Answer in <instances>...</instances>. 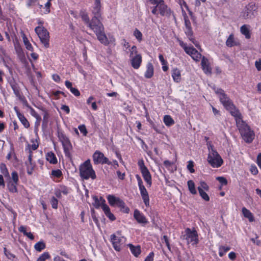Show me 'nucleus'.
<instances>
[{
    "label": "nucleus",
    "mask_w": 261,
    "mask_h": 261,
    "mask_svg": "<svg viewBox=\"0 0 261 261\" xmlns=\"http://www.w3.org/2000/svg\"><path fill=\"white\" fill-rule=\"evenodd\" d=\"M0 169L2 173L5 176V177H9V173L8 171V169L6 167V166L4 164H1L0 165Z\"/></svg>",
    "instance_id": "obj_38"
},
{
    "label": "nucleus",
    "mask_w": 261,
    "mask_h": 261,
    "mask_svg": "<svg viewBox=\"0 0 261 261\" xmlns=\"http://www.w3.org/2000/svg\"><path fill=\"white\" fill-rule=\"evenodd\" d=\"M230 248L229 246H221L219 248V254L220 256H223L225 253L229 251Z\"/></svg>",
    "instance_id": "obj_39"
},
{
    "label": "nucleus",
    "mask_w": 261,
    "mask_h": 261,
    "mask_svg": "<svg viewBox=\"0 0 261 261\" xmlns=\"http://www.w3.org/2000/svg\"><path fill=\"white\" fill-rule=\"evenodd\" d=\"M93 198L94 200L93 205L96 208H98L100 206H101V203L99 200V199L97 197L94 196Z\"/></svg>",
    "instance_id": "obj_46"
},
{
    "label": "nucleus",
    "mask_w": 261,
    "mask_h": 261,
    "mask_svg": "<svg viewBox=\"0 0 261 261\" xmlns=\"http://www.w3.org/2000/svg\"><path fill=\"white\" fill-rule=\"evenodd\" d=\"M61 109L66 112V113L68 114L70 112V109L68 106L66 105L62 106Z\"/></svg>",
    "instance_id": "obj_63"
},
{
    "label": "nucleus",
    "mask_w": 261,
    "mask_h": 261,
    "mask_svg": "<svg viewBox=\"0 0 261 261\" xmlns=\"http://www.w3.org/2000/svg\"><path fill=\"white\" fill-rule=\"evenodd\" d=\"M164 122L165 125L170 126L174 123V121L170 115H165L164 117Z\"/></svg>",
    "instance_id": "obj_34"
},
{
    "label": "nucleus",
    "mask_w": 261,
    "mask_h": 261,
    "mask_svg": "<svg viewBox=\"0 0 261 261\" xmlns=\"http://www.w3.org/2000/svg\"><path fill=\"white\" fill-rule=\"evenodd\" d=\"M242 212L244 216L248 219L250 222H253L254 220L252 214L246 207H243Z\"/></svg>",
    "instance_id": "obj_31"
},
{
    "label": "nucleus",
    "mask_w": 261,
    "mask_h": 261,
    "mask_svg": "<svg viewBox=\"0 0 261 261\" xmlns=\"http://www.w3.org/2000/svg\"><path fill=\"white\" fill-rule=\"evenodd\" d=\"M31 115L36 119V123L39 124L41 120L40 116L33 109H31Z\"/></svg>",
    "instance_id": "obj_41"
},
{
    "label": "nucleus",
    "mask_w": 261,
    "mask_h": 261,
    "mask_svg": "<svg viewBox=\"0 0 261 261\" xmlns=\"http://www.w3.org/2000/svg\"><path fill=\"white\" fill-rule=\"evenodd\" d=\"M154 253L153 252H150L148 255L146 257L144 261H153V260Z\"/></svg>",
    "instance_id": "obj_57"
},
{
    "label": "nucleus",
    "mask_w": 261,
    "mask_h": 261,
    "mask_svg": "<svg viewBox=\"0 0 261 261\" xmlns=\"http://www.w3.org/2000/svg\"><path fill=\"white\" fill-rule=\"evenodd\" d=\"M187 168L191 173H194L195 172V170L194 169V162L193 161H189L188 162Z\"/></svg>",
    "instance_id": "obj_48"
},
{
    "label": "nucleus",
    "mask_w": 261,
    "mask_h": 261,
    "mask_svg": "<svg viewBox=\"0 0 261 261\" xmlns=\"http://www.w3.org/2000/svg\"><path fill=\"white\" fill-rule=\"evenodd\" d=\"M4 252L5 255L9 259H12L15 258V255L14 254H12V253H11V252L10 251L8 250L7 249V248L5 247L4 249Z\"/></svg>",
    "instance_id": "obj_44"
},
{
    "label": "nucleus",
    "mask_w": 261,
    "mask_h": 261,
    "mask_svg": "<svg viewBox=\"0 0 261 261\" xmlns=\"http://www.w3.org/2000/svg\"><path fill=\"white\" fill-rule=\"evenodd\" d=\"M80 174L81 177L84 179H88L89 178L94 179L96 178L95 171L92 169L90 160L86 161L80 167Z\"/></svg>",
    "instance_id": "obj_2"
},
{
    "label": "nucleus",
    "mask_w": 261,
    "mask_h": 261,
    "mask_svg": "<svg viewBox=\"0 0 261 261\" xmlns=\"http://www.w3.org/2000/svg\"><path fill=\"white\" fill-rule=\"evenodd\" d=\"M138 166H139L140 169L141 171H143L144 170L147 169V168L144 165V162L143 160H140L138 162Z\"/></svg>",
    "instance_id": "obj_52"
},
{
    "label": "nucleus",
    "mask_w": 261,
    "mask_h": 261,
    "mask_svg": "<svg viewBox=\"0 0 261 261\" xmlns=\"http://www.w3.org/2000/svg\"><path fill=\"white\" fill-rule=\"evenodd\" d=\"M17 184L10 181L7 185L9 191L11 193H16L17 192Z\"/></svg>",
    "instance_id": "obj_35"
},
{
    "label": "nucleus",
    "mask_w": 261,
    "mask_h": 261,
    "mask_svg": "<svg viewBox=\"0 0 261 261\" xmlns=\"http://www.w3.org/2000/svg\"><path fill=\"white\" fill-rule=\"evenodd\" d=\"M93 160L95 164H107L108 165L111 164V162H109L108 159L105 156L103 153L99 151H96L93 155Z\"/></svg>",
    "instance_id": "obj_14"
},
{
    "label": "nucleus",
    "mask_w": 261,
    "mask_h": 261,
    "mask_svg": "<svg viewBox=\"0 0 261 261\" xmlns=\"http://www.w3.org/2000/svg\"><path fill=\"white\" fill-rule=\"evenodd\" d=\"M14 109L16 111L18 118H19V120L21 121L22 124L25 128H28L30 126V123L28 120L25 118V117L24 116L23 114H21L17 110L16 107H15Z\"/></svg>",
    "instance_id": "obj_22"
},
{
    "label": "nucleus",
    "mask_w": 261,
    "mask_h": 261,
    "mask_svg": "<svg viewBox=\"0 0 261 261\" xmlns=\"http://www.w3.org/2000/svg\"><path fill=\"white\" fill-rule=\"evenodd\" d=\"M70 90L75 96H79L80 95V92L77 89L72 87Z\"/></svg>",
    "instance_id": "obj_54"
},
{
    "label": "nucleus",
    "mask_w": 261,
    "mask_h": 261,
    "mask_svg": "<svg viewBox=\"0 0 261 261\" xmlns=\"http://www.w3.org/2000/svg\"><path fill=\"white\" fill-rule=\"evenodd\" d=\"M116 206L120 207L121 211L122 212H123V213H128V212L129 211V208L125 205V203L121 199H120V200L118 201V202L117 203V204Z\"/></svg>",
    "instance_id": "obj_33"
},
{
    "label": "nucleus",
    "mask_w": 261,
    "mask_h": 261,
    "mask_svg": "<svg viewBox=\"0 0 261 261\" xmlns=\"http://www.w3.org/2000/svg\"><path fill=\"white\" fill-rule=\"evenodd\" d=\"M162 239H163L164 240V242H165V243L166 244V245L167 246L168 249L169 250H170L171 247H170V243H169V240H168V238L167 236H164L163 237Z\"/></svg>",
    "instance_id": "obj_55"
},
{
    "label": "nucleus",
    "mask_w": 261,
    "mask_h": 261,
    "mask_svg": "<svg viewBox=\"0 0 261 261\" xmlns=\"http://www.w3.org/2000/svg\"><path fill=\"white\" fill-rule=\"evenodd\" d=\"M11 178L13 181L12 182H15V184H18L19 178L17 172L13 171L11 173Z\"/></svg>",
    "instance_id": "obj_43"
},
{
    "label": "nucleus",
    "mask_w": 261,
    "mask_h": 261,
    "mask_svg": "<svg viewBox=\"0 0 261 261\" xmlns=\"http://www.w3.org/2000/svg\"><path fill=\"white\" fill-rule=\"evenodd\" d=\"M80 16H81V18L83 20V21H84V22L88 25V26L91 29V25H95V24H97L98 23L96 22V21H95V23H93V18H92V19L91 20V21H90L89 20V16L87 14V13L84 12V11H81L80 12Z\"/></svg>",
    "instance_id": "obj_19"
},
{
    "label": "nucleus",
    "mask_w": 261,
    "mask_h": 261,
    "mask_svg": "<svg viewBox=\"0 0 261 261\" xmlns=\"http://www.w3.org/2000/svg\"><path fill=\"white\" fill-rule=\"evenodd\" d=\"M217 180H218L222 185H226L227 184V180L225 178L223 177H217L216 178Z\"/></svg>",
    "instance_id": "obj_51"
},
{
    "label": "nucleus",
    "mask_w": 261,
    "mask_h": 261,
    "mask_svg": "<svg viewBox=\"0 0 261 261\" xmlns=\"http://www.w3.org/2000/svg\"><path fill=\"white\" fill-rule=\"evenodd\" d=\"M107 199L108 200L109 204L111 206H114L117 205L118 201H119L120 199L118 197H115L113 195H109L107 196Z\"/></svg>",
    "instance_id": "obj_32"
},
{
    "label": "nucleus",
    "mask_w": 261,
    "mask_h": 261,
    "mask_svg": "<svg viewBox=\"0 0 261 261\" xmlns=\"http://www.w3.org/2000/svg\"><path fill=\"white\" fill-rule=\"evenodd\" d=\"M150 2L151 4L155 5L151 11L153 14H160L162 16L168 18L173 14L171 9L165 4L163 0H150Z\"/></svg>",
    "instance_id": "obj_1"
},
{
    "label": "nucleus",
    "mask_w": 261,
    "mask_h": 261,
    "mask_svg": "<svg viewBox=\"0 0 261 261\" xmlns=\"http://www.w3.org/2000/svg\"><path fill=\"white\" fill-rule=\"evenodd\" d=\"M188 186L189 190L192 194H196L197 193L194 182L192 180H190L188 181Z\"/></svg>",
    "instance_id": "obj_37"
},
{
    "label": "nucleus",
    "mask_w": 261,
    "mask_h": 261,
    "mask_svg": "<svg viewBox=\"0 0 261 261\" xmlns=\"http://www.w3.org/2000/svg\"><path fill=\"white\" fill-rule=\"evenodd\" d=\"M198 190L199 193L202 199L204 200L208 201L210 200V197L203 190H202L200 188H198Z\"/></svg>",
    "instance_id": "obj_40"
},
{
    "label": "nucleus",
    "mask_w": 261,
    "mask_h": 261,
    "mask_svg": "<svg viewBox=\"0 0 261 261\" xmlns=\"http://www.w3.org/2000/svg\"><path fill=\"white\" fill-rule=\"evenodd\" d=\"M111 240L114 249L116 251H120L121 245L123 244V238L119 237L116 236L115 234H113L111 236Z\"/></svg>",
    "instance_id": "obj_16"
},
{
    "label": "nucleus",
    "mask_w": 261,
    "mask_h": 261,
    "mask_svg": "<svg viewBox=\"0 0 261 261\" xmlns=\"http://www.w3.org/2000/svg\"><path fill=\"white\" fill-rule=\"evenodd\" d=\"M181 238L186 240L188 244L196 245L198 242L197 232L195 229L191 230L189 228L185 230V234L181 237Z\"/></svg>",
    "instance_id": "obj_9"
},
{
    "label": "nucleus",
    "mask_w": 261,
    "mask_h": 261,
    "mask_svg": "<svg viewBox=\"0 0 261 261\" xmlns=\"http://www.w3.org/2000/svg\"><path fill=\"white\" fill-rule=\"evenodd\" d=\"M58 201L57 199H56L55 197H53L51 199V204L52 206V207L55 209H57L58 208Z\"/></svg>",
    "instance_id": "obj_49"
},
{
    "label": "nucleus",
    "mask_w": 261,
    "mask_h": 261,
    "mask_svg": "<svg viewBox=\"0 0 261 261\" xmlns=\"http://www.w3.org/2000/svg\"><path fill=\"white\" fill-rule=\"evenodd\" d=\"M79 129L80 132L83 134L84 136H86L87 134L86 128L84 125H81L79 126Z\"/></svg>",
    "instance_id": "obj_50"
},
{
    "label": "nucleus",
    "mask_w": 261,
    "mask_h": 261,
    "mask_svg": "<svg viewBox=\"0 0 261 261\" xmlns=\"http://www.w3.org/2000/svg\"><path fill=\"white\" fill-rule=\"evenodd\" d=\"M207 161L214 168L220 167L223 162L221 156L216 151L213 149H212L208 154Z\"/></svg>",
    "instance_id": "obj_7"
},
{
    "label": "nucleus",
    "mask_w": 261,
    "mask_h": 261,
    "mask_svg": "<svg viewBox=\"0 0 261 261\" xmlns=\"http://www.w3.org/2000/svg\"><path fill=\"white\" fill-rule=\"evenodd\" d=\"M141 172L144 180L147 183L148 187H150L152 185L151 176L148 169L144 170Z\"/></svg>",
    "instance_id": "obj_21"
},
{
    "label": "nucleus",
    "mask_w": 261,
    "mask_h": 261,
    "mask_svg": "<svg viewBox=\"0 0 261 261\" xmlns=\"http://www.w3.org/2000/svg\"><path fill=\"white\" fill-rule=\"evenodd\" d=\"M198 188H200L202 190L206 191L209 190L208 186L204 181H200Z\"/></svg>",
    "instance_id": "obj_45"
},
{
    "label": "nucleus",
    "mask_w": 261,
    "mask_h": 261,
    "mask_svg": "<svg viewBox=\"0 0 261 261\" xmlns=\"http://www.w3.org/2000/svg\"><path fill=\"white\" fill-rule=\"evenodd\" d=\"M226 109L230 112L231 115L235 118L237 126L244 122L242 120V115L240 111L233 105Z\"/></svg>",
    "instance_id": "obj_15"
},
{
    "label": "nucleus",
    "mask_w": 261,
    "mask_h": 261,
    "mask_svg": "<svg viewBox=\"0 0 261 261\" xmlns=\"http://www.w3.org/2000/svg\"><path fill=\"white\" fill-rule=\"evenodd\" d=\"M51 5L50 1H48L45 4V7H46V12L45 13H49L50 12V6Z\"/></svg>",
    "instance_id": "obj_60"
},
{
    "label": "nucleus",
    "mask_w": 261,
    "mask_h": 261,
    "mask_svg": "<svg viewBox=\"0 0 261 261\" xmlns=\"http://www.w3.org/2000/svg\"><path fill=\"white\" fill-rule=\"evenodd\" d=\"M134 35L136 37V38L139 41L142 40V34L141 32L138 30V29H136L134 32Z\"/></svg>",
    "instance_id": "obj_47"
},
{
    "label": "nucleus",
    "mask_w": 261,
    "mask_h": 261,
    "mask_svg": "<svg viewBox=\"0 0 261 261\" xmlns=\"http://www.w3.org/2000/svg\"><path fill=\"white\" fill-rule=\"evenodd\" d=\"M53 79L56 82H59L60 81V77L57 74H54L52 76Z\"/></svg>",
    "instance_id": "obj_64"
},
{
    "label": "nucleus",
    "mask_w": 261,
    "mask_h": 261,
    "mask_svg": "<svg viewBox=\"0 0 261 261\" xmlns=\"http://www.w3.org/2000/svg\"><path fill=\"white\" fill-rule=\"evenodd\" d=\"M216 94L218 95L221 102L226 109L233 105L231 100L224 93V90L221 89H214Z\"/></svg>",
    "instance_id": "obj_12"
},
{
    "label": "nucleus",
    "mask_w": 261,
    "mask_h": 261,
    "mask_svg": "<svg viewBox=\"0 0 261 261\" xmlns=\"http://www.w3.org/2000/svg\"><path fill=\"white\" fill-rule=\"evenodd\" d=\"M34 248L36 251L40 252L45 248V244L42 241L38 242L35 245Z\"/></svg>",
    "instance_id": "obj_36"
},
{
    "label": "nucleus",
    "mask_w": 261,
    "mask_h": 261,
    "mask_svg": "<svg viewBox=\"0 0 261 261\" xmlns=\"http://www.w3.org/2000/svg\"><path fill=\"white\" fill-rule=\"evenodd\" d=\"M140 194L143 202L146 206L149 205V197L148 192L143 185L139 186Z\"/></svg>",
    "instance_id": "obj_18"
},
{
    "label": "nucleus",
    "mask_w": 261,
    "mask_h": 261,
    "mask_svg": "<svg viewBox=\"0 0 261 261\" xmlns=\"http://www.w3.org/2000/svg\"><path fill=\"white\" fill-rule=\"evenodd\" d=\"M250 170L253 175H256L258 173V170L255 166H251Z\"/></svg>",
    "instance_id": "obj_56"
},
{
    "label": "nucleus",
    "mask_w": 261,
    "mask_h": 261,
    "mask_svg": "<svg viewBox=\"0 0 261 261\" xmlns=\"http://www.w3.org/2000/svg\"><path fill=\"white\" fill-rule=\"evenodd\" d=\"M134 216L140 223L146 224L148 222L145 217L137 210L134 211Z\"/></svg>",
    "instance_id": "obj_20"
},
{
    "label": "nucleus",
    "mask_w": 261,
    "mask_h": 261,
    "mask_svg": "<svg viewBox=\"0 0 261 261\" xmlns=\"http://www.w3.org/2000/svg\"><path fill=\"white\" fill-rule=\"evenodd\" d=\"M90 25L91 29L95 33L99 41L105 45H108L109 44V41L104 32V27L102 23Z\"/></svg>",
    "instance_id": "obj_4"
},
{
    "label": "nucleus",
    "mask_w": 261,
    "mask_h": 261,
    "mask_svg": "<svg viewBox=\"0 0 261 261\" xmlns=\"http://www.w3.org/2000/svg\"><path fill=\"white\" fill-rule=\"evenodd\" d=\"M58 138L62 142L66 156L70 158L71 156L70 150L72 146L69 139L62 132L58 133Z\"/></svg>",
    "instance_id": "obj_11"
},
{
    "label": "nucleus",
    "mask_w": 261,
    "mask_h": 261,
    "mask_svg": "<svg viewBox=\"0 0 261 261\" xmlns=\"http://www.w3.org/2000/svg\"><path fill=\"white\" fill-rule=\"evenodd\" d=\"M185 33L189 39L196 46L198 47V44L197 42L195 40L193 36V31L192 30V28H186Z\"/></svg>",
    "instance_id": "obj_23"
},
{
    "label": "nucleus",
    "mask_w": 261,
    "mask_h": 261,
    "mask_svg": "<svg viewBox=\"0 0 261 261\" xmlns=\"http://www.w3.org/2000/svg\"><path fill=\"white\" fill-rule=\"evenodd\" d=\"M147 69L145 73V77L149 79L153 75V67L151 63H148L147 64Z\"/></svg>",
    "instance_id": "obj_27"
},
{
    "label": "nucleus",
    "mask_w": 261,
    "mask_h": 261,
    "mask_svg": "<svg viewBox=\"0 0 261 261\" xmlns=\"http://www.w3.org/2000/svg\"><path fill=\"white\" fill-rule=\"evenodd\" d=\"M237 126L239 130L241 136L246 142L250 143L253 141L255 134L245 121Z\"/></svg>",
    "instance_id": "obj_3"
},
{
    "label": "nucleus",
    "mask_w": 261,
    "mask_h": 261,
    "mask_svg": "<svg viewBox=\"0 0 261 261\" xmlns=\"http://www.w3.org/2000/svg\"><path fill=\"white\" fill-rule=\"evenodd\" d=\"M186 28L191 27V22L187 17H184Z\"/></svg>",
    "instance_id": "obj_59"
},
{
    "label": "nucleus",
    "mask_w": 261,
    "mask_h": 261,
    "mask_svg": "<svg viewBox=\"0 0 261 261\" xmlns=\"http://www.w3.org/2000/svg\"><path fill=\"white\" fill-rule=\"evenodd\" d=\"M46 159L50 164H56L57 163V159L55 154L51 151L46 153Z\"/></svg>",
    "instance_id": "obj_28"
},
{
    "label": "nucleus",
    "mask_w": 261,
    "mask_h": 261,
    "mask_svg": "<svg viewBox=\"0 0 261 261\" xmlns=\"http://www.w3.org/2000/svg\"><path fill=\"white\" fill-rule=\"evenodd\" d=\"M52 175L57 177H59L62 175V172L60 170H56L52 171Z\"/></svg>",
    "instance_id": "obj_53"
},
{
    "label": "nucleus",
    "mask_w": 261,
    "mask_h": 261,
    "mask_svg": "<svg viewBox=\"0 0 261 261\" xmlns=\"http://www.w3.org/2000/svg\"><path fill=\"white\" fill-rule=\"evenodd\" d=\"M18 230L24 234L27 233V227L21 225L18 228Z\"/></svg>",
    "instance_id": "obj_61"
},
{
    "label": "nucleus",
    "mask_w": 261,
    "mask_h": 261,
    "mask_svg": "<svg viewBox=\"0 0 261 261\" xmlns=\"http://www.w3.org/2000/svg\"><path fill=\"white\" fill-rule=\"evenodd\" d=\"M101 5L100 0H95L92 13L93 16V23H95V21L99 23H101Z\"/></svg>",
    "instance_id": "obj_10"
},
{
    "label": "nucleus",
    "mask_w": 261,
    "mask_h": 261,
    "mask_svg": "<svg viewBox=\"0 0 261 261\" xmlns=\"http://www.w3.org/2000/svg\"><path fill=\"white\" fill-rule=\"evenodd\" d=\"M201 65L202 69L205 74L208 75L212 74V69L210 66L208 60L204 56L202 57Z\"/></svg>",
    "instance_id": "obj_17"
},
{
    "label": "nucleus",
    "mask_w": 261,
    "mask_h": 261,
    "mask_svg": "<svg viewBox=\"0 0 261 261\" xmlns=\"http://www.w3.org/2000/svg\"><path fill=\"white\" fill-rule=\"evenodd\" d=\"M102 210L106 216L111 221H114L116 219L114 215L111 212L110 207L107 205H103Z\"/></svg>",
    "instance_id": "obj_24"
},
{
    "label": "nucleus",
    "mask_w": 261,
    "mask_h": 261,
    "mask_svg": "<svg viewBox=\"0 0 261 261\" xmlns=\"http://www.w3.org/2000/svg\"><path fill=\"white\" fill-rule=\"evenodd\" d=\"M35 31L41 43L46 48H48L49 47V35L47 30L43 27L38 26L36 27Z\"/></svg>",
    "instance_id": "obj_8"
},
{
    "label": "nucleus",
    "mask_w": 261,
    "mask_h": 261,
    "mask_svg": "<svg viewBox=\"0 0 261 261\" xmlns=\"http://www.w3.org/2000/svg\"><path fill=\"white\" fill-rule=\"evenodd\" d=\"M178 41L179 45L183 48L185 51L190 55L194 61L198 62L201 58L202 59L201 54L193 46H187V44L184 43L182 41L179 39H178Z\"/></svg>",
    "instance_id": "obj_5"
},
{
    "label": "nucleus",
    "mask_w": 261,
    "mask_h": 261,
    "mask_svg": "<svg viewBox=\"0 0 261 261\" xmlns=\"http://www.w3.org/2000/svg\"><path fill=\"white\" fill-rule=\"evenodd\" d=\"M50 255L47 252H44L37 259V261H45L46 259L49 258Z\"/></svg>",
    "instance_id": "obj_42"
},
{
    "label": "nucleus",
    "mask_w": 261,
    "mask_h": 261,
    "mask_svg": "<svg viewBox=\"0 0 261 261\" xmlns=\"http://www.w3.org/2000/svg\"><path fill=\"white\" fill-rule=\"evenodd\" d=\"M257 7L255 3L251 2L249 3L245 8L243 12L242 17L246 19H250L254 15L256 11Z\"/></svg>",
    "instance_id": "obj_13"
},
{
    "label": "nucleus",
    "mask_w": 261,
    "mask_h": 261,
    "mask_svg": "<svg viewBox=\"0 0 261 261\" xmlns=\"http://www.w3.org/2000/svg\"><path fill=\"white\" fill-rule=\"evenodd\" d=\"M172 76L174 82L178 83L181 80L180 71L177 68H174L172 70Z\"/></svg>",
    "instance_id": "obj_25"
},
{
    "label": "nucleus",
    "mask_w": 261,
    "mask_h": 261,
    "mask_svg": "<svg viewBox=\"0 0 261 261\" xmlns=\"http://www.w3.org/2000/svg\"><path fill=\"white\" fill-rule=\"evenodd\" d=\"M130 63L132 67L135 69H138L142 62V56L138 54L137 47L133 46L130 50Z\"/></svg>",
    "instance_id": "obj_6"
},
{
    "label": "nucleus",
    "mask_w": 261,
    "mask_h": 261,
    "mask_svg": "<svg viewBox=\"0 0 261 261\" xmlns=\"http://www.w3.org/2000/svg\"><path fill=\"white\" fill-rule=\"evenodd\" d=\"M129 249L133 254L137 257L141 253V247L140 246H135L132 244H128Z\"/></svg>",
    "instance_id": "obj_29"
},
{
    "label": "nucleus",
    "mask_w": 261,
    "mask_h": 261,
    "mask_svg": "<svg viewBox=\"0 0 261 261\" xmlns=\"http://www.w3.org/2000/svg\"><path fill=\"white\" fill-rule=\"evenodd\" d=\"M60 191L61 193H63L65 195H67L69 192L68 189L64 186L61 187Z\"/></svg>",
    "instance_id": "obj_58"
},
{
    "label": "nucleus",
    "mask_w": 261,
    "mask_h": 261,
    "mask_svg": "<svg viewBox=\"0 0 261 261\" xmlns=\"http://www.w3.org/2000/svg\"><path fill=\"white\" fill-rule=\"evenodd\" d=\"M240 31L241 33L245 36L246 38H250L251 35L250 33V30L247 25H243L240 28Z\"/></svg>",
    "instance_id": "obj_30"
},
{
    "label": "nucleus",
    "mask_w": 261,
    "mask_h": 261,
    "mask_svg": "<svg viewBox=\"0 0 261 261\" xmlns=\"http://www.w3.org/2000/svg\"><path fill=\"white\" fill-rule=\"evenodd\" d=\"M24 45H25L26 48L28 50H30L31 51H33V47L30 42L29 43L25 44Z\"/></svg>",
    "instance_id": "obj_62"
},
{
    "label": "nucleus",
    "mask_w": 261,
    "mask_h": 261,
    "mask_svg": "<svg viewBox=\"0 0 261 261\" xmlns=\"http://www.w3.org/2000/svg\"><path fill=\"white\" fill-rule=\"evenodd\" d=\"M237 42L235 40L234 35L230 34L226 41V45L227 47H231L238 45Z\"/></svg>",
    "instance_id": "obj_26"
}]
</instances>
